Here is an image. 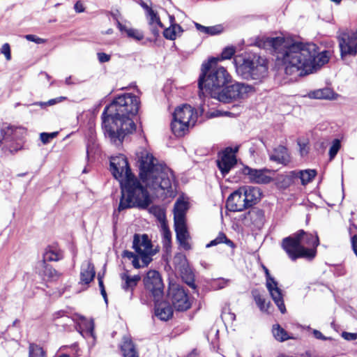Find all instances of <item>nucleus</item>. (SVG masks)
I'll list each match as a JSON object with an SVG mask.
<instances>
[{
	"instance_id": "obj_1",
	"label": "nucleus",
	"mask_w": 357,
	"mask_h": 357,
	"mask_svg": "<svg viewBox=\"0 0 357 357\" xmlns=\"http://www.w3.org/2000/svg\"><path fill=\"white\" fill-rule=\"evenodd\" d=\"M266 43L273 47L278 64L283 66L287 75L312 73L329 61V52L317 53V45L313 43L304 44L281 37L268 38Z\"/></svg>"
},
{
	"instance_id": "obj_2",
	"label": "nucleus",
	"mask_w": 357,
	"mask_h": 357,
	"mask_svg": "<svg viewBox=\"0 0 357 357\" xmlns=\"http://www.w3.org/2000/svg\"><path fill=\"white\" fill-rule=\"evenodd\" d=\"M139 103L137 96L124 93L116 97L105 108L102 114V128L111 142L120 145L126 135L135 130L131 117L137 114Z\"/></svg>"
},
{
	"instance_id": "obj_3",
	"label": "nucleus",
	"mask_w": 357,
	"mask_h": 357,
	"mask_svg": "<svg viewBox=\"0 0 357 357\" xmlns=\"http://www.w3.org/2000/svg\"><path fill=\"white\" fill-rule=\"evenodd\" d=\"M137 158L139 175L146 187L157 196L174 197L176 192L173 172L147 150L138 152Z\"/></svg>"
},
{
	"instance_id": "obj_4",
	"label": "nucleus",
	"mask_w": 357,
	"mask_h": 357,
	"mask_svg": "<svg viewBox=\"0 0 357 357\" xmlns=\"http://www.w3.org/2000/svg\"><path fill=\"white\" fill-rule=\"evenodd\" d=\"M110 169L121 184V197L118 211L139 207L145 208L151 202L147 190L132 174L127 158L123 155L112 157Z\"/></svg>"
},
{
	"instance_id": "obj_5",
	"label": "nucleus",
	"mask_w": 357,
	"mask_h": 357,
	"mask_svg": "<svg viewBox=\"0 0 357 357\" xmlns=\"http://www.w3.org/2000/svg\"><path fill=\"white\" fill-rule=\"evenodd\" d=\"M235 52L234 47H227L222 50L220 58H211L202 63L198 80L199 89H252L250 86L233 79L224 67L212 66L218 61L230 59Z\"/></svg>"
},
{
	"instance_id": "obj_6",
	"label": "nucleus",
	"mask_w": 357,
	"mask_h": 357,
	"mask_svg": "<svg viewBox=\"0 0 357 357\" xmlns=\"http://www.w3.org/2000/svg\"><path fill=\"white\" fill-rule=\"evenodd\" d=\"M197 118V113L190 105L185 104L177 107L171 123L172 132L178 137L184 135L189 127L195 126Z\"/></svg>"
},
{
	"instance_id": "obj_7",
	"label": "nucleus",
	"mask_w": 357,
	"mask_h": 357,
	"mask_svg": "<svg viewBox=\"0 0 357 357\" xmlns=\"http://www.w3.org/2000/svg\"><path fill=\"white\" fill-rule=\"evenodd\" d=\"M268 70L266 60L258 55L249 56L236 66V72L245 79H260Z\"/></svg>"
},
{
	"instance_id": "obj_8",
	"label": "nucleus",
	"mask_w": 357,
	"mask_h": 357,
	"mask_svg": "<svg viewBox=\"0 0 357 357\" xmlns=\"http://www.w3.org/2000/svg\"><path fill=\"white\" fill-rule=\"evenodd\" d=\"M282 248L293 261L298 258L311 259L315 257L314 249L301 247L298 239L295 234L283 238Z\"/></svg>"
},
{
	"instance_id": "obj_9",
	"label": "nucleus",
	"mask_w": 357,
	"mask_h": 357,
	"mask_svg": "<svg viewBox=\"0 0 357 357\" xmlns=\"http://www.w3.org/2000/svg\"><path fill=\"white\" fill-rule=\"evenodd\" d=\"M132 248L142 259V266H147L152 261L151 257L156 254L157 249L153 248L151 240L146 234H135Z\"/></svg>"
},
{
	"instance_id": "obj_10",
	"label": "nucleus",
	"mask_w": 357,
	"mask_h": 357,
	"mask_svg": "<svg viewBox=\"0 0 357 357\" xmlns=\"http://www.w3.org/2000/svg\"><path fill=\"white\" fill-rule=\"evenodd\" d=\"M143 282L145 289L153 301H159L162 298L164 284L158 271L155 270L148 271Z\"/></svg>"
},
{
	"instance_id": "obj_11",
	"label": "nucleus",
	"mask_w": 357,
	"mask_h": 357,
	"mask_svg": "<svg viewBox=\"0 0 357 357\" xmlns=\"http://www.w3.org/2000/svg\"><path fill=\"white\" fill-rule=\"evenodd\" d=\"M168 298L176 311H186L191 306L188 295L183 287L171 284L168 291Z\"/></svg>"
},
{
	"instance_id": "obj_12",
	"label": "nucleus",
	"mask_w": 357,
	"mask_h": 357,
	"mask_svg": "<svg viewBox=\"0 0 357 357\" xmlns=\"http://www.w3.org/2000/svg\"><path fill=\"white\" fill-rule=\"evenodd\" d=\"M264 269L266 273V288L279 310L281 313L284 314L286 312V307L284 303L282 290L278 287V282L271 275L268 269L265 266H264Z\"/></svg>"
},
{
	"instance_id": "obj_13",
	"label": "nucleus",
	"mask_w": 357,
	"mask_h": 357,
	"mask_svg": "<svg viewBox=\"0 0 357 357\" xmlns=\"http://www.w3.org/2000/svg\"><path fill=\"white\" fill-rule=\"evenodd\" d=\"M246 91H199V96H210L223 103H230L234 101L245 98Z\"/></svg>"
},
{
	"instance_id": "obj_14",
	"label": "nucleus",
	"mask_w": 357,
	"mask_h": 357,
	"mask_svg": "<svg viewBox=\"0 0 357 357\" xmlns=\"http://www.w3.org/2000/svg\"><path fill=\"white\" fill-rule=\"evenodd\" d=\"M341 56L356 55L357 53V31H343L338 36Z\"/></svg>"
},
{
	"instance_id": "obj_15",
	"label": "nucleus",
	"mask_w": 357,
	"mask_h": 357,
	"mask_svg": "<svg viewBox=\"0 0 357 357\" xmlns=\"http://www.w3.org/2000/svg\"><path fill=\"white\" fill-rule=\"evenodd\" d=\"M217 165L222 176H225L236 165V158L231 148H227L219 153Z\"/></svg>"
},
{
	"instance_id": "obj_16",
	"label": "nucleus",
	"mask_w": 357,
	"mask_h": 357,
	"mask_svg": "<svg viewBox=\"0 0 357 357\" xmlns=\"http://www.w3.org/2000/svg\"><path fill=\"white\" fill-rule=\"evenodd\" d=\"M139 4L145 10V15L150 26V30L155 37L160 34L158 27L163 28V24L161 22L157 11L154 10L146 2L143 0L139 1Z\"/></svg>"
},
{
	"instance_id": "obj_17",
	"label": "nucleus",
	"mask_w": 357,
	"mask_h": 357,
	"mask_svg": "<svg viewBox=\"0 0 357 357\" xmlns=\"http://www.w3.org/2000/svg\"><path fill=\"white\" fill-rule=\"evenodd\" d=\"M242 173L248 176L250 182L258 184H266L271 181L272 178L268 175L269 170L266 169H257L245 166L241 169Z\"/></svg>"
},
{
	"instance_id": "obj_18",
	"label": "nucleus",
	"mask_w": 357,
	"mask_h": 357,
	"mask_svg": "<svg viewBox=\"0 0 357 357\" xmlns=\"http://www.w3.org/2000/svg\"><path fill=\"white\" fill-rule=\"evenodd\" d=\"M242 187L231 193L227 199V208L230 211H242L248 208Z\"/></svg>"
},
{
	"instance_id": "obj_19",
	"label": "nucleus",
	"mask_w": 357,
	"mask_h": 357,
	"mask_svg": "<svg viewBox=\"0 0 357 357\" xmlns=\"http://www.w3.org/2000/svg\"><path fill=\"white\" fill-rule=\"evenodd\" d=\"M36 269L43 280L47 282L57 281L62 275L51 266L47 265L45 261H40Z\"/></svg>"
},
{
	"instance_id": "obj_20",
	"label": "nucleus",
	"mask_w": 357,
	"mask_h": 357,
	"mask_svg": "<svg viewBox=\"0 0 357 357\" xmlns=\"http://www.w3.org/2000/svg\"><path fill=\"white\" fill-rule=\"evenodd\" d=\"M295 234L298 239L301 247L314 249L316 252V248L319 245V238L317 235L306 233L303 230H300Z\"/></svg>"
},
{
	"instance_id": "obj_21",
	"label": "nucleus",
	"mask_w": 357,
	"mask_h": 357,
	"mask_svg": "<svg viewBox=\"0 0 357 357\" xmlns=\"http://www.w3.org/2000/svg\"><path fill=\"white\" fill-rule=\"evenodd\" d=\"M120 278L121 280V288L125 291L130 292V298H132L133 290L140 281L141 277L139 275L131 276L128 272H124L120 275Z\"/></svg>"
},
{
	"instance_id": "obj_22",
	"label": "nucleus",
	"mask_w": 357,
	"mask_h": 357,
	"mask_svg": "<svg viewBox=\"0 0 357 357\" xmlns=\"http://www.w3.org/2000/svg\"><path fill=\"white\" fill-rule=\"evenodd\" d=\"M155 302V315L162 321H167L173 315L172 307L166 302L154 301Z\"/></svg>"
},
{
	"instance_id": "obj_23",
	"label": "nucleus",
	"mask_w": 357,
	"mask_h": 357,
	"mask_svg": "<svg viewBox=\"0 0 357 357\" xmlns=\"http://www.w3.org/2000/svg\"><path fill=\"white\" fill-rule=\"evenodd\" d=\"M96 271L93 264L89 261H84L81 266L80 283L88 285L94 278Z\"/></svg>"
},
{
	"instance_id": "obj_24",
	"label": "nucleus",
	"mask_w": 357,
	"mask_h": 357,
	"mask_svg": "<svg viewBox=\"0 0 357 357\" xmlns=\"http://www.w3.org/2000/svg\"><path fill=\"white\" fill-rule=\"evenodd\" d=\"M243 192L247 203L248 208L255 204L261 198V191L259 188L252 186H243Z\"/></svg>"
},
{
	"instance_id": "obj_25",
	"label": "nucleus",
	"mask_w": 357,
	"mask_h": 357,
	"mask_svg": "<svg viewBox=\"0 0 357 357\" xmlns=\"http://www.w3.org/2000/svg\"><path fill=\"white\" fill-rule=\"evenodd\" d=\"M270 160L279 164H288L290 158L287 148L284 146H278L274 149L273 153L270 154Z\"/></svg>"
},
{
	"instance_id": "obj_26",
	"label": "nucleus",
	"mask_w": 357,
	"mask_h": 357,
	"mask_svg": "<svg viewBox=\"0 0 357 357\" xmlns=\"http://www.w3.org/2000/svg\"><path fill=\"white\" fill-rule=\"evenodd\" d=\"M245 218L250 220L255 227L260 229L264 223V213L259 208H254L249 211Z\"/></svg>"
},
{
	"instance_id": "obj_27",
	"label": "nucleus",
	"mask_w": 357,
	"mask_h": 357,
	"mask_svg": "<svg viewBox=\"0 0 357 357\" xmlns=\"http://www.w3.org/2000/svg\"><path fill=\"white\" fill-rule=\"evenodd\" d=\"M188 210V203L183 199H178L174 207V222H185V213Z\"/></svg>"
},
{
	"instance_id": "obj_28",
	"label": "nucleus",
	"mask_w": 357,
	"mask_h": 357,
	"mask_svg": "<svg viewBox=\"0 0 357 357\" xmlns=\"http://www.w3.org/2000/svg\"><path fill=\"white\" fill-rule=\"evenodd\" d=\"M303 96H307L312 99L331 100L337 99L339 95L335 93L334 91H310L307 95Z\"/></svg>"
},
{
	"instance_id": "obj_29",
	"label": "nucleus",
	"mask_w": 357,
	"mask_h": 357,
	"mask_svg": "<svg viewBox=\"0 0 357 357\" xmlns=\"http://www.w3.org/2000/svg\"><path fill=\"white\" fill-rule=\"evenodd\" d=\"M121 350L123 357H139L133 342L128 337H123Z\"/></svg>"
},
{
	"instance_id": "obj_30",
	"label": "nucleus",
	"mask_w": 357,
	"mask_h": 357,
	"mask_svg": "<svg viewBox=\"0 0 357 357\" xmlns=\"http://www.w3.org/2000/svg\"><path fill=\"white\" fill-rule=\"evenodd\" d=\"M63 258V252L59 249L56 246H48L44 254L43 260L45 262L48 261H56Z\"/></svg>"
},
{
	"instance_id": "obj_31",
	"label": "nucleus",
	"mask_w": 357,
	"mask_h": 357,
	"mask_svg": "<svg viewBox=\"0 0 357 357\" xmlns=\"http://www.w3.org/2000/svg\"><path fill=\"white\" fill-rule=\"evenodd\" d=\"M252 295L260 310L262 312H267L270 305V302H267L266 301L260 291L258 289H254L252 291Z\"/></svg>"
},
{
	"instance_id": "obj_32",
	"label": "nucleus",
	"mask_w": 357,
	"mask_h": 357,
	"mask_svg": "<svg viewBox=\"0 0 357 357\" xmlns=\"http://www.w3.org/2000/svg\"><path fill=\"white\" fill-rule=\"evenodd\" d=\"M272 332L274 337L280 342H284L291 339V337L289 335L287 332L279 324H275L273 326Z\"/></svg>"
},
{
	"instance_id": "obj_33",
	"label": "nucleus",
	"mask_w": 357,
	"mask_h": 357,
	"mask_svg": "<svg viewBox=\"0 0 357 357\" xmlns=\"http://www.w3.org/2000/svg\"><path fill=\"white\" fill-rule=\"evenodd\" d=\"M16 132V129L9 125L3 124L1 129V133L3 136L2 140L0 141V144L2 143V141H11L15 139V132Z\"/></svg>"
},
{
	"instance_id": "obj_34",
	"label": "nucleus",
	"mask_w": 357,
	"mask_h": 357,
	"mask_svg": "<svg viewBox=\"0 0 357 357\" xmlns=\"http://www.w3.org/2000/svg\"><path fill=\"white\" fill-rule=\"evenodd\" d=\"M220 243H225L226 245L231 248L234 247V243L231 240L227 238L224 233L220 232L215 239H213L206 245V248L215 246Z\"/></svg>"
},
{
	"instance_id": "obj_35",
	"label": "nucleus",
	"mask_w": 357,
	"mask_h": 357,
	"mask_svg": "<svg viewBox=\"0 0 357 357\" xmlns=\"http://www.w3.org/2000/svg\"><path fill=\"white\" fill-rule=\"evenodd\" d=\"M317 172L314 169L301 170L299 179L301 184L305 185L310 183L315 177Z\"/></svg>"
},
{
	"instance_id": "obj_36",
	"label": "nucleus",
	"mask_w": 357,
	"mask_h": 357,
	"mask_svg": "<svg viewBox=\"0 0 357 357\" xmlns=\"http://www.w3.org/2000/svg\"><path fill=\"white\" fill-rule=\"evenodd\" d=\"M174 227L177 240L189 238V234L186 228L185 222H174Z\"/></svg>"
},
{
	"instance_id": "obj_37",
	"label": "nucleus",
	"mask_w": 357,
	"mask_h": 357,
	"mask_svg": "<svg viewBox=\"0 0 357 357\" xmlns=\"http://www.w3.org/2000/svg\"><path fill=\"white\" fill-rule=\"evenodd\" d=\"M301 170H294L291 171L287 173L283 178V182L284 183V186L287 187L292 184L295 179L299 178L300 177Z\"/></svg>"
},
{
	"instance_id": "obj_38",
	"label": "nucleus",
	"mask_w": 357,
	"mask_h": 357,
	"mask_svg": "<svg viewBox=\"0 0 357 357\" xmlns=\"http://www.w3.org/2000/svg\"><path fill=\"white\" fill-rule=\"evenodd\" d=\"M29 357H46L43 348L35 344H30L29 348Z\"/></svg>"
},
{
	"instance_id": "obj_39",
	"label": "nucleus",
	"mask_w": 357,
	"mask_h": 357,
	"mask_svg": "<svg viewBox=\"0 0 357 357\" xmlns=\"http://www.w3.org/2000/svg\"><path fill=\"white\" fill-rule=\"evenodd\" d=\"M122 257L124 258H128L129 259H132V264L135 268H139L142 266V264L141 265L139 264V261L138 259L137 255H136L132 252L128 251V250H124L122 254Z\"/></svg>"
},
{
	"instance_id": "obj_40",
	"label": "nucleus",
	"mask_w": 357,
	"mask_h": 357,
	"mask_svg": "<svg viewBox=\"0 0 357 357\" xmlns=\"http://www.w3.org/2000/svg\"><path fill=\"white\" fill-rule=\"evenodd\" d=\"M162 230H163V245L167 249L170 247L171 243V232L169 229L167 227L165 224L162 225Z\"/></svg>"
},
{
	"instance_id": "obj_41",
	"label": "nucleus",
	"mask_w": 357,
	"mask_h": 357,
	"mask_svg": "<svg viewBox=\"0 0 357 357\" xmlns=\"http://www.w3.org/2000/svg\"><path fill=\"white\" fill-rule=\"evenodd\" d=\"M229 282H230L229 280H226L224 278L216 279L213 281L212 287L216 290L221 289L228 286Z\"/></svg>"
},
{
	"instance_id": "obj_42",
	"label": "nucleus",
	"mask_w": 357,
	"mask_h": 357,
	"mask_svg": "<svg viewBox=\"0 0 357 357\" xmlns=\"http://www.w3.org/2000/svg\"><path fill=\"white\" fill-rule=\"evenodd\" d=\"M340 149V142L336 139L333 142V144L329 149L330 160H332L337 155Z\"/></svg>"
},
{
	"instance_id": "obj_43",
	"label": "nucleus",
	"mask_w": 357,
	"mask_h": 357,
	"mask_svg": "<svg viewBox=\"0 0 357 357\" xmlns=\"http://www.w3.org/2000/svg\"><path fill=\"white\" fill-rule=\"evenodd\" d=\"M223 31V27L220 24L207 26L206 27V35L215 36L221 33Z\"/></svg>"
},
{
	"instance_id": "obj_44",
	"label": "nucleus",
	"mask_w": 357,
	"mask_h": 357,
	"mask_svg": "<svg viewBox=\"0 0 357 357\" xmlns=\"http://www.w3.org/2000/svg\"><path fill=\"white\" fill-rule=\"evenodd\" d=\"M58 132H42L40 135V139L44 144L49 143L52 139L58 135Z\"/></svg>"
},
{
	"instance_id": "obj_45",
	"label": "nucleus",
	"mask_w": 357,
	"mask_h": 357,
	"mask_svg": "<svg viewBox=\"0 0 357 357\" xmlns=\"http://www.w3.org/2000/svg\"><path fill=\"white\" fill-rule=\"evenodd\" d=\"M126 33L128 37L132 38L137 40H141L144 38L142 33L135 29H129V30H126Z\"/></svg>"
},
{
	"instance_id": "obj_46",
	"label": "nucleus",
	"mask_w": 357,
	"mask_h": 357,
	"mask_svg": "<svg viewBox=\"0 0 357 357\" xmlns=\"http://www.w3.org/2000/svg\"><path fill=\"white\" fill-rule=\"evenodd\" d=\"M163 36L166 39L171 40H174L177 37L174 29H172L171 25L169 26V27L164 30Z\"/></svg>"
},
{
	"instance_id": "obj_47",
	"label": "nucleus",
	"mask_w": 357,
	"mask_h": 357,
	"mask_svg": "<svg viewBox=\"0 0 357 357\" xmlns=\"http://www.w3.org/2000/svg\"><path fill=\"white\" fill-rule=\"evenodd\" d=\"M85 332L90 336L94 337V323L93 320L85 321L84 324Z\"/></svg>"
},
{
	"instance_id": "obj_48",
	"label": "nucleus",
	"mask_w": 357,
	"mask_h": 357,
	"mask_svg": "<svg viewBox=\"0 0 357 357\" xmlns=\"http://www.w3.org/2000/svg\"><path fill=\"white\" fill-rule=\"evenodd\" d=\"M1 53L5 56L7 61L11 59L10 47L8 43H4L1 48Z\"/></svg>"
},
{
	"instance_id": "obj_49",
	"label": "nucleus",
	"mask_w": 357,
	"mask_h": 357,
	"mask_svg": "<svg viewBox=\"0 0 357 357\" xmlns=\"http://www.w3.org/2000/svg\"><path fill=\"white\" fill-rule=\"evenodd\" d=\"M68 98H69L67 96H59V97L49 100L47 102H44L43 105L51 106V105H54L55 104L59 103V102H62L63 100H67Z\"/></svg>"
},
{
	"instance_id": "obj_50",
	"label": "nucleus",
	"mask_w": 357,
	"mask_h": 357,
	"mask_svg": "<svg viewBox=\"0 0 357 357\" xmlns=\"http://www.w3.org/2000/svg\"><path fill=\"white\" fill-rule=\"evenodd\" d=\"M341 336L346 340L351 341L357 340L356 333L342 332Z\"/></svg>"
},
{
	"instance_id": "obj_51",
	"label": "nucleus",
	"mask_w": 357,
	"mask_h": 357,
	"mask_svg": "<svg viewBox=\"0 0 357 357\" xmlns=\"http://www.w3.org/2000/svg\"><path fill=\"white\" fill-rule=\"evenodd\" d=\"M24 37L27 40L34 42L37 44H41L45 42L44 39L38 38L36 36L32 34L26 35Z\"/></svg>"
},
{
	"instance_id": "obj_52",
	"label": "nucleus",
	"mask_w": 357,
	"mask_h": 357,
	"mask_svg": "<svg viewBox=\"0 0 357 357\" xmlns=\"http://www.w3.org/2000/svg\"><path fill=\"white\" fill-rule=\"evenodd\" d=\"M98 284L100 289V293L102 297L104 298V300L105 303H107V294L105 289V286L103 284V281L101 278H98Z\"/></svg>"
},
{
	"instance_id": "obj_53",
	"label": "nucleus",
	"mask_w": 357,
	"mask_h": 357,
	"mask_svg": "<svg viewBox=\"0 0 357 357\" xmlns=\"http://www.w3.org/2000/svg\"><path fill=\"white\" fill-rule=\"evenodd\" d=\"M97 56H98V61L100 63L108 62L110 60V58H111L110 55L107 54L103 53V52L98 53Z\"/></svg>"
},
{
	"instance_id": "obj_54",
	"label": "nucleus",
	"mask_w": 357,
	"mask_h": 357,
	"mask_svg": "<svg viewBox=\"0 0 357 357\" xmlns=\"http://www.w3.org/2000/svg\"><path fill=\"white\" fill-rule=\"evenodd\" d=\"M180 244V245L185 250H188L191 249L190 243L188 242V238H182L180 240H177Z\"/></svg>"
},
{
	"instance_id": "obj_55",
	"label": "nucleus",
	"mask_w": 357,
	"mask_h": 357,
	"mask_svg": "<svg viewBox=\"0 0 357 357\" xmlns=\"http://www.w3.org/2000/svg\"><path fill=\"white\" fill-rule=\"evenodd\" d=\"M74 9L76 13H80L85 10V7L81 1H77L74 6Z\"/></svg>"
},
{
	"instance_id": "obj_56",
	"label": "nucleus",
	"mask_w": 357,
	"mask_h": 357,
	"mask_svg": "<svg viewBox=\"0 0 357 357\" xmlns=\"http://www.w3.org/2000/svg\"><path fill=\"white\" fill-rule=\"evenodd\" d=\"M313 335L314 336L315 338L318 339V340H327V337H325L318 330H314L313 331Z\"/></svg>"
},
{
	"instance_id": "obj_57",
	"label": "nucleus",
	"mask_w": 357,
	"mask_h": 357,
	"mask_svg": "<svg viewBox=\"0 0 357 357\" xmlns=\"http://www.w3.org/2000/svg\"><path fill=\"white\" fill-rule=\"evenodd\" d=\"M110 15H112V18L116 21V23L118 22V21H119L121 13L119 10H116L113 12H111Z\"/></svg>"
},
{
	"instance_id": "obj_58",
	"label": "nucleus",
	"mask_w": 357,
	"mask_h": 357,
	"mask_svg": "<svg viewBox=\"0 0 357 357\" xmlns=\"http://www.w3.org/2000/svg\"><path fill=\"white\" fill-rule=\"evenodd\" d=\"M171 26H172V29H174L176 36L178 33H181L183 32V29H182V27L179 24H173V25H171Z\"/></svg>"
},
{
	"instance_id": "obj_59",
	"label": "nucleus",
	"mask_w": 357,
	"mask_h": 357,
	"mask_svg": "<svg viewBox=\"0 0 357 357\" xmlns=\"http://www.w3.org/2000/svg\"><path fill=\"white\" fill-rule=\"evenodd\" d=\"M195 26L198 31H199L201 33L206 34L207 26H203L199 23H195Z\"/></svg>"
},
{
	"instance_id": "obj_60",
	"label": "nucleus",
	"mask_w": 357,
	"mask_h": 357,
	"mask_svg": "<svg viewBox=\"0 0 357 357\" xmlns=\"http://www.w3.org/2000/svg\"><path fill=\"white\" fill-rule=\"evenodd\" d=\"M116 25L121 31H125L126 33V30H129V29L127 28L126 26L123 25L120 22V21H118V22L116 23Z\"/></svg>"
},
{
	"instance_id": "obj_61",
	"label": "nucleus",
	"mask_w": 357,
	"mask_h": 357,
	"mask_svg": "<svg viewBox=\"0 0 357 357\" xmlns=\"http://www.w3.org/2000/svg\"><path fill=\"white\" fill-rule=\"evenodd\" d=\"M186 283L192 288H195V284L194 283V280L192 278H190L189 281L186 282Z\"/></svg>"
},
{
	"instance_id": "obj_62",
	"label": "nucleus",
	"mask_w": 357,
	"mask_h": 357,
	"mask_svg": "<svg viewBox=\"0 0 357 357\" xmlns=\"http://www.w3.org/2000/svg\"><path fill=\"white\" fill-rule=\"evenodd\" d=\"M221 114V112H219V111H216V112H212L211 114H210V116L211 117H216V116H218Z\"/></svg>"
},
{
	"instance_id": "obj_63",
	"label": "nucleus",
	"mask_w": 357,
	"mask_h": 357,
	"mask_svg": "<svg viewBox=\"0 0 357 357\" xmlns=\"http://www.w3.org/2000/svg\"><path fill=\"white\" fill-rule=\"evenodd\" d=\"M169 17L170 25L176 24V23H175V18L173 15H169Z\"/></svg>"
},
{
	"instance_id": "obj_64",
	"label": "nucleus",
	"mask_w": 357,
	"mask_h": 357,
	"mask_svg": "<svg viewBox=\"0 0 357 357\" xmlns=\"http://www.w3.org/2000/svg\"><path fill=\"white\" fill-rule=\"evenodd\" d=\"M187 357H197V354L195 352L190 354Z\"/></svg>"
}]
</instances>
